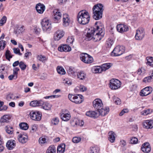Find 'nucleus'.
I'll use <instances>...</instances> for the list:
<instances>
[{"label": "nucleus", "instance_id": "nucleus-1", "mask_svg": "<svg viewBox=\"0 0 153 153\" xmlns=\"http://www.w3.org/2000/svg\"><path fill=\"white\" fill-rule=\"evenodd\" d=\"M100 22H96L94 27L89 29L86 35L88 40L93 39L95 42L100 41L104 36V29L103 26L100 25Z\"/></svg>", "mask_w": 153, "mask_h": 153}, {"label": "nucleus", "instance_id": "nucleus-2", "mask_svg": "<svg viewBox=\"0 0 153 153\" xmlns=\"http://www.w3.org/2000/svg\"><path fill=\"white\" fill-rule=\"evenodd\" d=\"M77 18L79 23L84 25L89 22L90 16L88 12L86 11L82 10L78 13Z\"/></svg>", "mask_w": 153, "mask_h": 153}, {"label": "nucleus", "instance_id": "nucleus-3", "mask_svg": "<svg viewBox=\"0 0 153 153\" xmlns=\"http://www.w3.org/2000/svg\"><path fill=\"white\" fill-rule=\"evenodd\" d=\"M103 6L102 4H98L94 6L92 10L93 18L96 20H99L102 17L103 11Z\"/></svg>", "mask_w": 153, "mask_h": 153}, {"label": "nucleus", "instance_id": "nucleus-4", "mask_svg": "<svg viewBox=\"0 0 153 153\" xmlns=\"http://www.w3.org/2000/svg\"><path fill=\"white\" fill-rule=\"evenodd\" d=\"M81 60L87 64L91 63L93 62V57L86 53H82L80 54Z\"/></svg>", "mask_w": 153, "mask_h": 153}, {"label": "nucleus", "instance_id": "nucleus-5", "mask_svg": "<svg viewBox=\"0 0 153 153\" xmlns=\"http://www.w3.org/2000/svg\"><path fill=\"white\" fill-rule=\"evenodd\" d=\"M121 84V82L118 79H113L110 80L109 86L111 89L116 90L120 87Z\"/></svg>", "mask_w": 153, "mask_h": 153}, {"label": "nucleus", "instance_id": "nucleus-6", "mask_svg": "<svg viewBox=\"0 0 153 153\" xmlns=\"http://www.w3.org/2000/svg\"><path fill=\"white\" fill-rule=\"evenodd\" d=\"M123 46H117L114 49L111 53L112 56H116L122 55L124 51Z\"/></svg>", "mask_w": 153, "mask_h": 153}, {"label": "nucleus", "instance_id": "nucleus-7", "mask_svg": "<svg viewBox=\"0 0 153 153\" xmlns=\"http://www.w3.org/2000/svg\"><path fill=\"white\" fill-rule=\"evenodd\" d=\"M145 35V31L144 28H139L136 30L135 38L136 40H141L144 38Z\"/></svg>", "mask_w": 153, "mask_h": 153}, {"label": "nucleus", "instance_id": "nucleus-8", "mask_svg": "<svg viewBox=\"0 0 153 153\" xmlns=\"http://www.w3.org/2000/svg\"><path fill=\"white\" fill-rule=\"evenodd\" d=\"M42 29L44 31H49L51 28V24L48 19H43L41 22Z\"/></svg>", "mask_w": 153, "mask_h": 153}, {"label": "nucleus", "instance_id": "nucleus-9", "mask_svg": "<svg viewBox=\"0 0 153 153\" xmlns=\"http://www.w3.org/2000/svg\"><path fill=\"white\" fill-rule=\"evenodd\" d=\"M68 98L71 101L76 104L81 103L82 101V97L79 95L76 96L69 94Z\"/></svg>", "mask_w": 153, "mask_h": 153}, {"label": "nucleus", "instance_id": "nucleus-10", "mask_svg": "<svg viewBox=\"0 0 153 153\" xmlns=\"http://www.w3.org/2000/svg\"><path fill=\"white\" fill-rule=\"evenodd\" d=\"M32 119L34 120L39 121L41 119L42 114L38 111H31L30 114Z\"/></svg>", "mask_w": 153, "mask_h": 153}, {"label": "nucleus", "instance_id": "nucleus-11", "mask_svg": "<svg viewBox=\"0 0 153 153\" xmlns=\"http://www.w3.org/2000/svg\"><path fill=\"white\" fill-rule=\"evenodd\" d=\"M152 91V87H147L141 90L140 93V95L142 97L146 96L151 93Z\"/></svg>", "mask_w": 153, "mask_h": 153}, {"label": "nucleus", "instance_id": "nucleus-12", "mask_svg": "<svg viewBox=\"0 0 153 153\" xmlns=\"http://www.w3.org/2000/svg\"><path fill=\"white\" fill-rule=\"evenodd\" d=\"M94 108L98 110L103 107V104L102 100L99 99H96L93 102Z\"/></svg>", "mask_w": 153, "mask_h": 153}, {"label": "nucleus", "instance_id": "nucleus-13", "mask_svg": "<svg viewBox=\"0 0 153 153\" xmlns=\"http://www.w3.org/2000/svg\"><path fill=\"white\" fill-rule=\"evenodd\" d=\"M53 20L54 22L57 23L61 18L62 14L61 13L57 10H55L53 11Z\"/></svg>", "mask_w": 153, "mask_h": 153}, {"label": "nucleus", "instance_id": "nucleus-14", "mask_svg": "<svg viewBox=\"0 0 153 153\" xmlns=\"http://www.w3.org/2000/svg\"><path fill=\"white\" fill-rule=\"evenodd\" d=\"M64 35V32L62 30H59L57 31L54 35V39L56 41H59Z\"/></svg>", "mask_w": 153, "mask_h": 153}, {"label": "nucleus", "instance_id": "nucleus-15", "mask_svg": "<svg viewBox=\"0 0 153 153\" xmlns=\"http://www.w3.org/2000/svg\"><path fill=\"white\" fill-rule=\"evenodd\" d=\"M58 50L61 52H69L71 50V48L68 45L63 44L58 47Z\"/></svg>", "mask_w": 153, "mask_h": 153}, {"label": "nucleus", "instance_id": "nucleus-16", "mask_svg": "<svg viewBox=\"0 0 153 153\" xmlns=\"http://www.w3.org/2000/svg\"><path fill=\"white\" fill-rule=\"evenodd\" d=\"M97 111L99 113V115H100L102 116H104L108 113L109 111V109L108 107H105L103 108V107H102V108L100 109Z\"/></svg>", "mask_w": 153, "mask_h": 153}, {"label": "nucleus", "instance_id": "nucleus-17", "mask_svg": "<svg viewBox=\"0 0 153 153\" xmlns=\"http://www.w3.org/2000/svg\"><path fill=\"white\" fill-rule=\"evenodd\" d=\"M86 116L94 118H97L99 116L98 111H89L86 113Z\"/></svg>", "mask_w": 153, "mask_h": 153}, {"label": "nucleus", "instance_id": "nucleus-18", "mask_svg": "<svg viewBox=\"0 0 153 153\" xmlns=\"http://www.w3.org/2000/svg\"><path fill=\"white\" fill-rule=\"evenodd\" d=\"M143 126L147 129L151 128L153 127L152 120H147L144 121L143 123Z\"/></svg>", "mask_w": 153, "mask_h": 153}, {"label": "nucleus", "instance_id": "nucleus-19", "mask_svg": "<svg viewBox=\"0 0 153 153\" xmlns=\"http://www.w3.org/2000/svg\"><path fill=\"white\" fill-rule=\"evenodd\" d=\"M18 138L19 142L22 143H26L28 140V136L26 134H19L18 137Z\"/></svg>", "mask_w": 153, "mask_h": 153}, {"label": "nucleus", "instance_id": "nucleus-20", "mask_svg": "<svg viewBox=\"0 0 153 153\" xmlns=\"http://www.w3.org/2000/svg\"><path fill=\"white\" fill-rule=\"evenodd\" d=\"M11 118V116L10 115H5L1 117L0 120V122L1 125H4L3 123H8Z\"/></svg>", "mask_w": 153, "mask_h": 153}, {"label": "nucleus", "instance_id": "nucleus-21", "mask_svg": "<svg viewBox=\"0 0 153 153\" xmlns=\"http://www.w3.org/2000/svg\"><path fill=\"white\" fill-rule=\"evenodd\" d=\"M141 149L144 152H149L151 150V148L149 143H146L143 144L142 146Z\"/></svg>", "mask_w": 153, "mask_h": 153}, {"label": "nucleus", "instance_id": "nucleus-22", "mask_svg": "<svg viewBox=\"0 0 153 153\" xmlns=\"http://www.w3.org/2000/svg\"><path fill=\"white\" fill-rule=\"evenodd\" d=\"M36 8L37 12L39 13H42L45 10L44 5L40 3L36 5Z\"/></svg>", "mask_w": 153, "mask_h": 153}, {"label": "nucleus", "instance_id": "nucleus-23", "mask_svg": "<svg viewBox=\"0 0 153 153\" xmlns=\"http://www.w3.org/2000/svg\"><path fill=\"white\" fill-rule=\"evenodd\" d=\"M6 146L9 150H12L16 146V142L14 140H9L7 143Z\"/></svg>", "mask_w": 153, "mask_h": 153}, {"label": "nucleus", "instance_id": "nucleus-24", "mask_svg": "<svg viewBox=\"0 0 153 153\" xmlns=\"http://www.w3.org/2000/svg\"><path fill=\"white\" fill-rule=\"evenodd\" d=\"M63 25L65 26H68L70 22L69 16L67 14H65L63 16Z\"/></svg>", "mask_w": 153, "mask_h": 153}, {"label": "nucleus", "instance_id": "nucleus-25", "mask_svg": "<svg viewBox=\"0 0 153 153\" xmlns=\"http://www.w3.org/2000/svg\"><path fill=\"white\" fill-rule=\"evenodd\" d=\"M60 118L63 120L65 121H67L71 118V115L69 113H63L60 115Z\"/></svg>", "mask_w": 153, "mask_h": 153}, {"label": "nucleus", "instance_id": "nucleus-26", "mask_svg": "<svg viewBox=\"0 0 153 153\" xmlns=\"http://www.w3.org/2000/svg\"><path fill=\"white\" fill-rule=\"evenodd\" d=\"M108 139L109 140L111 143H114L115 140V134L113 131H111L109 132Z\"/></svg>", "mask_w": 153, "mask_h": 153}, {"label": "nucleus", "instance_id": "nucleus-27", "mask_svg": "<svg viewBox=\"0 0 153 153\" xmlns=\"http://www.w3.org/2000/svg\"><path fill=\"white\" fill-rule=\"evenodd\" d=\"M43 104V101L41 100L38 101L37 100L33 101L30 102V105L33 107H36L41 106Z\"/></svg>", "mask_w": 153, "mask_h": 153}, {"label": "nucleus", "instance_id": "nucleus-28", "mask_svg": "<svg viewBox=\"0 0 153 153\" xmlns=\"http://www.w3.org/2000/svg\"><path fill=\"white\" fill-rule=\"evenodd\" d=\"M65 145L64 143L59 145L57 149V153H64L65 151Z\"/></svg>", "mask_w": 153, "mask_h": 153}, {"label": "nucleus", "instance_id": "nucleus-29", "mask_svg": "<svg viewBox=\"0 0 153 153\" xmlns=\"http://www.w3.org/2000/svg\"><path fill=\"white\" fill-rule=\"evenodd\" d=\"M42 108L46 110H50L51 108L52 105L49 103L45 102L44 103L43 101V104L41 105Z\"/></svg>", "mask_w": 153, "mask_h": 153}, {"label": "nucleus", "instance_id": "nucleus-30", "mask_svg": "<svg viewBox=\"0 0 153 153\" xmlns=\"http://www.w3.org/2000/svg\"><path fill=\"white\" fill-rule=\"evenodd\" d=\"M36 58L38 60L42 62H45V61L47 60L48 59L47 57L42 55H37Z\"/></svg>", "mask_w": 153, "mask_h": 153}, {"label": "nucleus", "instance_id": "nucleus-31", "mask_svg": "<svg viewBox=\"0 0 153 153\" xmlns=\"http://www.w3.org/2000/svg\"><path fill=\"white\" fill-rule=\"evenodd\" d=\"M77 78L81 80H83L85 77V74L82 71H81L77 73Z\"/></svg>", "mask_w": 153, "mask_h": 153}, {"label": "nucleus", "instance_id": "nucleus-32", "mask_svg": "<svg viewBox=\"0 0 153 153\" xmlns=\"http://www.w3.org/2000/svg\"><path fill=\"white\" fill-rule=\"evenodd\" d=\"M56 149L53 145L50 146L47 149L46 153H56Z\"/></svg>", "mask_w": 153, "mask_h": 153}, {"label": "nucleus", "instance_id": "nucleus-33", "mask_svg": "<svg viewBox=\"0 0 153 153\" xmlns=\"http://www.w3.org/2000/svg\"><path fill=\"white\" fill-rule=\"evenodd\" d=\"M99 149L97 146L91 147L90 148L89 153H99Z\"/></svg>", "mask_w": 153, "mask_h": 153}, {"label": "nucleus", "instance_id": "nucleus-34", "mask_svg": "<svg viewBox=\"0 0 153 153\" xmlns=\"http://www.w3.org/2000/svg\"><path fill=\"white\" fill-rule=\"evenodd\" d=\"M5 130L6 132L9 134H12L13 132V129L12 127L9 126H6L5 127Z\"/></svg>", "mask_w": 153, "mask_h": 153}, {"label": "nucleus", "instance_id": "nucleus-35", "mask_svg": "<svg viewBox=\"0 0 153 153\" xmlns=\"http://www.w3.org/2000/svg\"><path fill=\"white\" fill-rule=\"evenodd\" d=\"M67 72L68 74L70 75H72L74 76H76L75 69L72 67H70L67 70Z\"/></svg>", "mask_w": 153, "mask_h": 153}, {"label": "nucleus", "instance_id": "nucleus-36", "mask_svg": "<svg viewBox=\"0 0 153 153\" xmlns=\"http://www.w3.org/2000/svg\"><path fill=\"white\" fill-rule=\"evenodd\" d=\"M143 81L145 83H149L153 81V75L145 78Z\"/></svg>", "mask_w": 153, "mask_h": 153}, {"label": "nucleus", "instance_id": "nucleus-37", "mask_svg": "<svg viewBox=\"0 0 153 153\" xmlns=\"http://www.w3.org/2000/svg\"><path fill=\"white\" fill-rule=\"evenodd\" d=\"M19 127L21 129L27 130L29 127L28 124L25 123H22L19 124Z\"/></svg>", "mask_w": 153, "mask_h": 153}, {"label": "nucleus", "instance_id": "nucleus-38", "mask_svg": "<svg viewBox=\"0 0 153 153\" xmlns=\"http://www.w3.org/2000/svg\"><path fill=\"white\" fill-rule=\"evenodd\" d=\"M94 71L95 73H101L103 71V68L102 67L100 66L96 67L94 68Z\"/></svg>", "mask_w": 153, "mask_h": 153}, {"label": "nucleus", "instance_id": "nucleus-39", "mask_svg": "<svg viewBox=\"0 0 153 153\" xmlns=\"http://www.w3.org/2000/svg\"><path fill=\"white\" fill-rule=\"evenodd\" d=\"M57 71L58 73L61 75L65 74V73L64 69L61 67L58 66L57 68Z\"/></svg>", "mask_w": 153, "mask_h": 153}, {"label": "nucleus", "instance_id": "nucleus-40", "mask_svg": "<svg viewBox=\"0 0 153 153\" xmlns=\"http://www.w3.org/2000/svg\"><path fill=\"white\" fill-rule=\"evenodd\" d=\"M146 64L148 65L152 66L153 65V58L152 57H147Z\"/></svg>", "mask_w": 153, "mask_h": 153}, {"label": "nucleus", "instance_id": "nucleus-41", "mask_svg": "<svg viewBox=\"0 0 153 153\" xmlns=\"http://www.w3.org/2000/svg\"><path fill=\"white\" fill-rule=\"evenodd\" d=\"M74 122L76 125L82 126L84 124V122L82 120H80L77 119H75Z\"/></svg>", "mask_w": 153, "mask_h": 153}, {"label": "nucleus", "instance_id": "nucleus-42", "mask_svg": "<svg viewBox=\"0 0 153 153\" xmlns=\"http://www.w3.org/2000/svg\"><path fill=\"white\" fill-rule=\"evenodd\" d=\"M152 110L150 109H148L146 110H145L143 111H142L141 112V114L142 115H146L152 112Z\"/></svg>", "mask_w": 153, "mask_h": 153}, {"label": "nucleus", "instance_id": "nucleus-43", "mask_svg": "<svg viewBox=\"0 0 153 153\" xmlns=\"http://www.w3.org/2000/svg\"><path fill=\"white\" fill-rule=\"evenodd\" d=\"M124 27V24H119L117 25V30L121 33H122L123 32V27Z\"/></svg>", "mask_w": 153, "mask_h": 153}, {"label": "nucleus", "instance_id": "nucleus-44", "mask_svg": "<svg viewBox=\"0 0 153 153\" xmlns=\"http://www.w3.org/2000/svg\"><path fill=\"white\" fill-rule=\"evenodd\" d=\"M23 27H18L15 30L14 33L17 35L22 33L23 31Z\"/></svg>", "mask_w": 153, "mask_h": 153}, {"label": "nucleus", "instance_id": "nucleus-45", "mask_svg": "<svg viewBox=\"0 0 153 153\" xmlns=\"http://www.w3.org/2000/svg\"><path fill=\"white\" fill-rule=\"evenodd\" d=\"M138 142V139L135 137H132L130 138L129 143L132 144H136Z\"/></svg>", "mask_w": 153, "mask_h": 153}, {"label": "nucleus", "instance_id": "nucleus-46", "mask_svg": "<svg viewBox=\"0 0 153 153\" xmlns=\"http://www.w3.org/2000/svg\"><path fill=\"white\" fill-rule=\"evenodd\" d=\"M59 122V119L57 117H55L53 118L51 120V122L52 124L56 125L58 124Z\"/></svg>", "mask_w": 153, "mask_h": 153}, {"label": "nucleus", "instance_id": "nucleus-47", "mask_svg": "<svg viewBox=\"0 0 153 153\" xmlns=\"http://www.w3.org/2000/svg\"><path fill=\"white\" fill-rule=\"evenodd\" d=\"M146 72V70L143 68L139 69L137 71V74L139 75H142Z\"/></svg>", "mask_w": 153, "mask_h": 153}, {"label": "nucleus", "instance_id": "nucleus-48", "mask_svg": "<svg viewBox=\"0 0 153 153\" xmlns=\"http://www.w3.org/2000/svg\"><path fill=\"white\" fill-rule=\"evenodd\" d=\"M110 63H106L103 65H102V68H103L104 71H105L107 69H109L111 67Z\"/></svg>", "mask_w": 153, "mask_h": 153}, {"label": "nucleus", "instance_id": "nucleus-49", "mask_svg": "<svg viewBox=\"0 0 153 153\" xmlns=\"http://www.w3.org/2000/svg\"><path fill=\"white\" fill-rule=\"evenodd\" d=\"M39 144L41 145H42L47 142V139L45 137H41L39 138Z\"/></svg>", "mask_w": 153, "mask_h": 153}, {"label": "nucleus", "instance_id": "nucleus-50", "mask_svg": "<svg viewBox=\"0 0 153 153\" xmlns=\"http://www.w3.org/2000/svg\"><path fill=\"white\" fill-rule=\"evenodd\" d=\"M74 41V38L73 36H69L67 39V42L69 45L72 44Z\"/></svg>", "mask_w": 153, "mask_h": 153}, {"label": "nucleus", "instance_id": "nucleus-51", "mask_svg": "<svg viewBox=\"0 0 153 153\" xmlns=\"http://www.w3.org/2000/svg\"><path fill=\"white\" fill-rule=\"evenodd\" d=\"M19 66L21 70H24L26 68L27 65H25L24 63L22 62L21 61L19 62Z\"/></svg>", "mask_w": 153, "mask_h": 153}, {"label": "nucleus", "instance_id": "nucleus-52", "mask_svg": "<svg viewBox=\"0 0 153 153\" xmlns=\"http://www.w3.org/2000/svg\"><path fill=\"white\" fill-rule=\"evenodd\" d=\"M5 41L4 40H1L0 41V50H3L5 47L6 44Z\"/></svg>", "mask_w": 153, "mask_h": 153}, {"label": "nucleus", "instance_id": "nucleus-53", "mask_svg": "<svg viewBox=\"0 0 153 153\" xmlns=\"http://www.w3.org/2000/svg\"><path fill=\"white\" fill-rule=\"evenodd\" d=\"M7 17L5 16H3L1 19L0 20V25L2 26L6 22Z\"/></svg>", "mask_w": 153, "mask_h": 153}, {"label": "nucleus", "instance_id": "nucleus-54", "mask_svg": "<svg viewBox=\"0 0 153 153\" xmlns=\"http://www.w3.org/2000/svg\"><path fill=\"white\" fill-rule=\"evenodd\" d=\"M107 47L108 48L111 47L112 45L113 44L114 42L111 39H108V40L107 41Z\"/></svg>", "mask_w": 153, "mask_h": 153}, {"label": "nucleus", "instance_id": "nucleus-55", "mask_svg": "<svg viewBox=\"0 0 153 153\" xmlns=\"http://www.w3.org/2000/svg\"><path fill=\"white\" fill-rule=\"evenodd\" d=\"M80 140V138L79 137H75L73 138L72 141L74 143H79Z\"/></svg>", "mask_w": 153, "mask_h": 153}, {"label": "nucleus", "instance_id": "nucleus-56", "mask_svg": "<svg viewBox=\"0 0 153 153\" xmlns=\"http://www.w3.org/2000/svg\"><path fill=\"white\" fill-rule=\"evenodd\" d=\"M5 56L6 57H9L10 58H12L13 57V55L11 54L10 52L8 50H7L6 51Z\"/></svg>", "mask_w": 153, "mask_h": 153}, {"label": "nucleus", "instance_id": "nucleus-57", "mask_svg": "<svg viewBox=\"0 0 153 153\" xmlns=\"http://www.w3.org/2000/svg\"><path fill=\"white\" fill-rule=\"evenodd\" d=\"M13 95L12 94H9L6 97V99L8 101H10L11 99H13Z\"/></svg>", "mask_w": 153, "mask_h": 153}, {"label": "nucleus", "instance_id": "nucleus-58", "mask_svg": "<svg viewBox=\"0 0 153 153\" xmlns=\"http://www.w3.org/2000/svg\"><path fill=\"white\" fill-rule=\"evenodd\" d=\"M2 139L1 137V136L0 135V152H2L4 149V147L2 145Z\"/></svg>", "mask_w": 153, "mask_h": 153}, {"label": "nucleus", "instance_id": "nucleus-59", "mask_svg": "<svg viewBox=\"0 0 153 153\" xmlns=\"http://www.w3.org/2000/svg\"><path fill=\"white\" fill-rule=\"evenodd\" d=\"M114 103L117 105H120L121 104L120 100L118 98H116L114 100Z\"/></svg>", "mask_w": 153, "mask_h": 153}, {"label": "nucleus", "instance_id": "nucleus-60", "mask_svg": "<svg viewBox=\"0 0 153 153\" xmlns=\"http://www.w3.org/2000/svg\"><path fill=\"white\" fill-rule=\"evenodd\" d=\"M40 29L37 27H34V31L36 34H39L40 31Z\"/></svg>", "mask_w": 153, "mask_h": 153}, {"label": "nucleus", "instance_id": "nucleus-61", "mask_svg": "<svg viewBox=\"0 0 153 153\" xmlns=\"http://www.w3.org/2000/svg\"><path fill=\"white\" fill-rule=\"evenodd\" d=\"M79 89L82 92H84L87 90L86 87L83 85H81L80 86Z\"/></svg>", "mask_w": 153, "mask_h": 153}, {"label": "nucleus", "instance_id": "nucleus-62", "mask_svg": "<svg viewBox=\"0 0 153 153\" xmlns=\"http://www.w3.org/2000/svg\"><path fill=\"white\" fill-rule=\"evenodd\" d=\"M64 83L65 84H67L68 85H71L72 84V83L71 82L70 80H68V79H65L64 80Z\"/></svg>", "mask_w": 153, "mask_h": 153}, {"label": "nucleus", "instance_id": "nucleus-63", "mask_svg": "<svg viewBox=\"0 0 153 153\" xmlns=\"http://www.w3.org/2000/svg\"><path fill=\"white\" fill-rule=\"evenodd\" d=\"M37 128V126L36 124H34L32 126V130L33 131H36Z\"/></svg>", "mask_w": 153, "mask_h": 153}, {"label": "nucleus", "instance_id": "nucleus-64", "mask_svg": "<svg viewBox=\"0 0 153 153\" xmlns=\"http://www.w3.org/2000/svg\"><path fill=\"white\" fill-rule=\"evenodd\" d=\"M132 57V55H130L127 56L125 57V59L127 61H129L131 59Z\"/></svg>", "mask_w": 153, "mask_h": 153}]
</instances>
